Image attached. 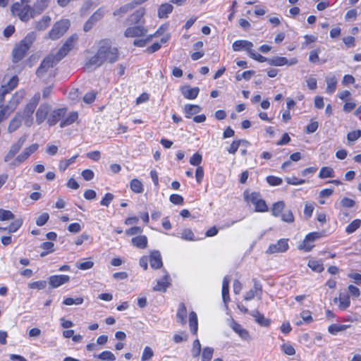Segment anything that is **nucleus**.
<instances>
[{
	"instance_id": "8",
	"label": "nucleus",
	"mask_w": 361,
	"mask_h": 361,
	"mask_svg": "<svg viewBox=\"0 0 361 361\" xmlns=\"http://www.w3.org/2000/svg\"><path fill=\"white\" fill-rule=\"evenodd\" d=\"M60 60H58V56L49 55L41 63L39 67L36 71L38 77H42L50 68L54 67Z\"/></svg>"
},
{
	"instance_id": "60",
	"label": "nucleus",
	"mask_w": 361,
	"mask_h": 361,
	"mask_svg": "<svg viewBox=\"0 0 361 361\" xmlns=\"http://www.w3.org/2000/svg\"><path fill=\"white\" fill-rule=\"evenodd\" d=\"M267 183L274 186L280 185L283 183V180L281 178L276 177L274 176H269L267 177Z\"/></svg>"
},
{
	"instance_id": "63",
	"label": "nucleus",
	"mask_w": 361,
	"mask_h": 361,
	"mask_svg": "<svg viewBox=\"0 0 361 361\" xmlns=\"http://www.w3.org/2000/svg\"><path fill=\"white\" fill-rule=\"evenodd\" d=\"M282 221L287 223H293L294 221V216L290 210L286 211L281 215Z\"/></svg>"
},
{
	"instance_id": "39",
	"label": "nucleus",
	"mask_w": 361,
	"mask_h": 361,
	"mask_svg": "<svg viewBox=\"0 0 361 361\" xmlns=\"http://www.w3.org/2000/svg\"><path fill=\"white\" fill-rule=\"evenodd\" d=\"M338 300L340 302L339 307L341 310L347 309L350 304V297L347 294H340ZM338 301V298H334V302H336Z\"/></svg>"
},
{
	"instance_id": "10",
	"label": "nucleus",
	"mask_w": 361,
	"mask_h": 361,
	"mask_svg": "<svg viewBox=\"0 0 361 361\" xmlns=\"http://www.w3.org/2000/svg\"><path fill=\"white\" fill-rule=\"evenodd\" d=\"M27 140V135L21 136L18 141L13 144L8 154L4 157V161L8 162L11 160L20 151Z\"/></svg>"
},
{
	"instance_id": "50",
	"label": "nucleus",
	"mask_w": 361,
	"mask_h": 361,
	"mask_svg": "<svg viewBox=\"0 0 361 361\" xmlns=\"http://www.w3.org/2000/svg\"><path fill=\"white\" fill-rule=\"evenodd\" d=\"M308 266L313 271L317 272H322L324 270L323 264L321 262L317 260H310L308 262Z\"/></svg>"
},
{
	"instance_id": "51",
	"label": "nucleus",
	"mask_w": 361,
	"mask_h": 361,
	"mask_svg": "<svg viewBox=\"0 0 361 361\" xmlns=\"http://www.w3.org/2000/svg\"><path fill=\"white\" fill-rule=\"evenodd\" d=\"M241 143H247V141L245 140H234L229 148H228V153L234 154L238 151Z\"/></svg>"
},
{
	"instance_id": "57",
	"label": "nucleus",
	"mask_w": 361,
	"mask_h": 361,
	"mask_svg": "<svg viewBox=\"0 0 361 361\" xmlns=\"http://www.w3.org/2000/svg\"><path fill=\"white\" fill-rule=\"evenodd\" d=\"M314 209V207L313 203H305L304 209V215L307 219L312 216Z\"/></svg>"
},
{
	"instance_id": "35",
	"label": "nucleus",
	"mask_w": 361,
	"mask_h": 361,
	"mask_svg": "<svg viewBox=\"0 0 361 361\" xmlns=\"http://www.w3.org/2000/svg\"><path fill=\"white\" fill-rule=\"evenodd\" d=\"M326 91L329 94L333 93L337 86V79L335 75L327 76L326 78Z\"/></svg>"
},
{
	"instance_id": "25",
	"label": "nucleus",
	"mask_w": 361,
	"mask_h": 361,
	"mask_svg": "<svg viewBox=\"0 0 361 361\" xmlns=\"http://www.w3.org/2000/svg\"><path fill=\"white\" fill-rule=\"evenodd\" d=\"M145 14V8H140L137 11H135L129 17L128 20L132 24H139L145 23V20L143 19V17Z\"/></svg>"
},
{
	"instance_id": "56",
	"label": "nucleus",
	"mask_w": 361,
	"mask_h": 361,
	"mask_svg": "<svg viewBox=\"0 0 361 361\" xmlns=\"http://www.w3.org/2000/svg\"><path fill=\"white\" fill-rule=\"evenodd\" d=\"M83 300L82 297H78L76 298H67L63 300V303L65 305H80L83 302Z\"/></svg>"
},
{
	"instance_id": "61",
	"label": "nucleus",
	"mask_w": 361,
	"mask_h": 361,
	"mask_svg": "<svg viewBox=\"0 0 361 361\" xmlns=\"http://www.w3.org/2000/svg\"><path fill=\"white\" fill-rule=\"evenodd\" d=\"M360 137H361V130H357L350 132L347 135V139L349 142H355Z\"/></svg>"
},
{
	"instance_id": "48",
	"label": "nucleus",
	"mask_w": 361,
	"mask_h": 361,
	"mask_svg": "<svg viewBox=\"0 0 361 361\" xmlns=\"http://www.w3.org/2000/svg\"><path fill=\"white\" fill-rule=\"evenodd\" d=\"M15 218V215L9 210L0 209V221H10Z\"/></svg>"
},
{
	"instance_id": "15",
	"label": "nucleus",
	"mask_w": 361,
	"mask_h": 361,
	"mask_svg": "<svg viewBox=\"0 0 361 361\" xmlns=\"http://www.w3.org/2000/svg\"><path fill=\"white\" fill-rule=\"evenodd\" d=\"M66 111V108H60L52 111L47 118V123L49 125L51 126L56 125L62 118L64 117Z\"/></svg>"
},
{
	"instance_id": "18",
	"label": "nucleus",
	"mask_w": 361,
	"mask_h": 361,
	"mask_svg": "<svg viewBox=\"0 0 361 361\" xmlns=\"http://www.w3.org/2000/svg\"><path fill=\"white\" fill-rule=\"evenodd\" d=\"M288 249V240L281 239L276 244L270 245L267 252L269 254L284 252Z\"/></svg>"
},
{
	"instance_id": "24",
	"label": "nucleus",
	"mask_w": 361,
	"mask_h": 361,
	"mask_svg": "<svg viewBox=\"0 0 361 361\" xmlns=\"http://www.w3.org/2000/svg\"><path fill=\"white\" fill-rule=\"evenodd\" d=\"M231 326L233 329V330L236 334H238L241 338L244 340L250 339V336L248 331L244 329L240 324L237 323L235 321H233Z\"/></svg>"
},
{
	"instance_id": "58",
	"label": "nucleus",
	"mask_w": 361,
	"mask_h": 361,
	"mask_svg": "<svg viewBox=\"0 0 361 361\" xmlns=\"http://www.w3.org/2000/svg\"><path fill=\"white\" fill-rule=\"evenodd\" d=\"M47 287L46 281H37L29 284V288L32 289L42 290Z\"/></svg>"
},
{
	"instance_id": "26",
	"label": "nucleus",
	"mask_w": 361,
	"mask_h": 361,
	"mask_svg": "<svg viewBox=\"0 0 361 361\" xmlns=\"http://www.w3.org/2000/svg\"><path fill=\"white\" fill-rule=\"evenodd\" d=\"M231 278L229 276H224L222 282V298L223 301L226 305L227 303L230 301L229 297V283H230Z\"/></svg>"
},
{
	"instance_id": "3",
	"label": "nucleus",
	"mask_w": 361,
	"mask_h": 361,
	"mask_svg": "<svg viewBox=\"0 0 361 361\" xmlns=\"http://www.w3.org/2000/svg\"><path fill=\"white\" fill-rule=\"evenodd\" d=\"M11 11L13 15L17 16L23 22H27L37 15L34 6L32 8L29 4L23 6L19 2L13 4Z\"/></svg>"
},
{
	"instance_id": "17",
	"label": "nucleus",
	"mask_w": 361,
	"mask_h": 361,
	"mask_svg": "<svg viewBox=\"0 0 361 361\" xmlns=\"http://www.w3.org/2000/svg\"><path fill=\"white\" fill-rule=\"evenodd\" d=\"M51 110V106L49 104H42L36 112V122L37 124L42 123L48 118V114Z\"/></svg>"
},
{
	"instance_id": "32",
	"label": "nucleus",
	"mask_w": 361,
	"mask_h": 361,
	"mask_svg": "<svg viewBox=\"0 0 361 361\" xmlns=\"http://www.w3.org/2000/svg\"><path fill=\"white\" fill-rule=\"evenodd\" d=\"M23 225V219H18L10 224L8 227L0 226V231H7L8 233H15Z\"/></svg>"
},
{
	"instance_id": "28",
	"label": "nucleus",
	"mask_w": 361,
	"mask_h": 361,
	"mask_svg": "<svg viewBox=\"0 0 361 361\" xmlns=\"http://www.w3.org/2000/svg\"><path fill=\"white\" fill-rule=\"evenodd\" d=\"M173 6L168 3L162 4L158 8V17L159 18H166L168 15L173 11Z\"/></svg>"
},
{
	"instance_id": "33",
	"label": "nucleus",
	"mask_w": 361,
	"mask_h": 361,
	"mask_svg": "<svg viewBox=\"0 0 361 361\" xmlns=\"http://www.w3.org/2000/svg\"><path fill=\"white\" fill-rule=\"evenodd\" d=\"M51 22V18L49 16H44L39 21L35 23V28L39 31L46 30Z\"/></svg>"
},
{
	"instance_id": "20",
	"label": "nucleus",
	"mask_w": 361,
	"mask_h": 361,
	"mask_svg": "<svg viewBox=\"0 0 361 361\" xmlns=\"http://www.w3.org/2000/svg\"><path fill=\"white\" fill-rule=\"evenodd\" d=\"M49 280L50 286L52 288H56L70 281V277L67 275H54L50 276Z\"/></svg>"
},
{
	"instance_id": "14",
	"label": "nucleus",
	"mask_w": 361,
	"mask_h": 361,
	"mask_svg": "<svg viewBox=\"0 0 361 361\" xmlns=\"http://www.w3.org/2000/svg\"><path fill=\"white\" fill-rule=\"evenodd\" d=\"M40 99V95L39 93L35 94L30 100V102L25 106L23 110V116L27 118H30Z\"/></svg>"
},
{
	"instance_id": "21",
	"label": "nucleus",
	"mask_w": 361,
	"mask_h": 361,
	"mask_svg": "<svg viewBox=\"0 0 361 361\" xmlns=\"http://www.w3.org/2000/svg\"><path fill=\"white\" fill-rule=\"evenodd\" d=\"M180 92L185 98L194 99L197 97L200 89L197 87H190V86H184L180 88Z\"/></svg>"
},
{
	"instance_id": "6",
	"label": "nucleus",
	"mask_w": 361,
	"mask_h": 361,
	"mask_svg": "<svg viewBox=\"0 0 361 361\" xmlns=\"http://www.w3.org/2000/svg\"><path fill=\"white\" fill-rule=\"evenodd\" d=\"M70 25V21L67 19L56 22L48 33L49 38L52 40L60 38L67 32Z\"/></svg>"
},
{
	"instance_id": "62",
	"label": "nucleus",
	"mask_w": 361,
	"mask_h": 361,
	"mask_svg": "<svg viewBox=\"0 0 361 361\" xmlns=\"http://www.w3.org/2000/svg\"><path fill=\"white\" fill-rule=\"evenodd\" d=\"M114 195L112 193H106L100 202L101 205L109 207L114 200Z\"/></svg>"
},
{
	"instance_id": "55",
	"label": "nucleus",
	"mask_w": 361,
	"mask_h": 361,
	"mask_svg": "<svg viewBox=\"0 0 361 361\" xmlns=\"http://www.w3.org/2000/svg\"><path fill=\"white\" fill-rule=\"evenodd\" d=\"M192 355L193 357H197L201 352V344L198 339H195L192 343Z\"/></svg>"
},
{
	"instance_id": "45",
	"label": "nucleus",
	"mask_w": 361,
	"mask_h": 361,
	"mask_svg": "<svg viewBox=\"0 0 361 361\" xmlns=\"http://www.w3.org/2000/svg\"><path fill=\"white\" fill-rule=\"evenodd\" d=\"M334 171L332 168L325 166V167H322L320 169V171L319 173V177L320 178L323 179V178H326L334 177Z\"/></svg>"
},
{
	"instance_id": "38",
	"label": "nucleus",
	"mask_w": 361,
	"mask_h": 361,
	"mask_svg": "<svg viewBox=\"0 0 361 361\" xmlns=\"http://www.w3.org/2000/svg\"><path fill=\"white\" fill-rule=\"evenodd\" d=\"M78 118V114L77 111H72L70 114L66 117L64 120H63L60 123L61 128H64L66 126H70L73 124Z\"/></svg>"
},
{
	"instance_id": "31",
	"label": "nucleus",
	"mask_w": 361,
	"mask_h": 361,
	"mask_svg": "<svg viewBox=\"0 0 361 361\" xmlns=\"http://www.w3.org/2000/svg\"><path fill=\"white\" fill-rule=\"evenodd\" d=\"M132 244L140 249H144L147 246V238L145 235H137L131 240Z\"/></svg>"
},
{
	"instance_id": "13",
	"label": "nucleus",
	"mask_w": 361,
	"mask_h": 361,
	"mask_svg": "<svg viewBox=\"0 0 361 361\" xmlns=\"http://www.w3.org/2000/svg\"><path fill=\"white\" fill-rule=\"evenodd\" d=\"M298 61L296 58L288 59L287 58L283 56H274L270 59V61H269V64L275 66H282L284 65L290 66L295 65Z\"/></svg>"
},
{
	"instance_id": "36",
	"label": "nucleus",
	"mask_w": 361,
	"mask_h": 361,
	"mask_svg": "<svg viewBox=\"0 0 361 361\" xmlns=\"http://www.w3.org/2000/svg\"><path fill=\"white\" fill-rule=\"evenodd\" d=\"M186 118H190L191 116L200 112L201 107L195 104H186L184 107Z\"/></svg>"
},
{
	"instance_id": "22",
	"label": "nucleus",
	"mask_w": 361,
	"mask_h": 361,
	"mask_svg": "<svg viewBox=\"0 0 361 361\" xmlns=\"http://www.w3.org/2000/svg\"><path fill=\"white\" fill-rule=\"evenodd\" d=\"M250 315L255 318V322L261 326L268 327L271 324V319L266 318L264 314L257 310L250 312Z\"/></svg>"
},
{
	"instance_id": "59",
	"label": "nucleus",
	"mask_w": 361,
	"mask_h": 361,
	"mask_svg": "<svg viewBox=\"0 0 361 361\" xmlns=\"http://www.w3.org/2000/svg\"><path fill=\"white\" fill-rule=\"evenodd\" d=\"M49 219V214L47 212H44L37 218L36 224L39 226H42L48 221Z\"/></svg>"
},
{
	"instance_id": "53",
	"label": "nucleus",
	"mask_w": 361,
	"mask_h": 361,
	"mask_svg": "<svg viewBox=\"0 0 361 361\" xmlns=\"http://www.w3.org/2000/svg\"><path fill=\"white\" fill-rule=\"evenodd\" d=\"M214 353V349L210 347H205L203 349L202 354V361H210L212 358Z\"/></svg>"
},
{
	"instance_id": "9",
	"label": "nucleus",
	"mask_w": 361,
	"mask_h": 361,
	"mask_svg": "<svg viewBox=\"0 0 361 361\" xmlns=\"http://www.w3.org/2000/svg\"><path fill=\"white\" fill-rule=\"evenodd\" d=\"M39 148V145L37 143L32 144L30 146L24 149V150L18 154L15 160L11 163V165L16 166L27 160L30 156L34 154Z\"/></svg>"
},
{
	"instance_id": "54",
	"label": "nucleus",
	"mask_w": 361,
	"mask_h": 361,
	"mask_svg": "<svg viewBox=\"0 0 361 361\" xmlns=\"http://www.w3.org/2000/svg\"><path fill=\"white\" fill-rule=\"evenodd\" d=\"M153 356H154V352H153L152 349L149 346H146L143 350L141 360L142 361H149Z\"/></svg>"
},
{
	"instance_id": "43",
	"label": "nucleus",
	"mask_w": 361,
	"mask_h": 361,
	"mask_svg": "<svg viewBox=\"0 0 361 361\" xmlns=\"http://www.w3.org/2000/svg\"><path fill=\"white\" fill-rule=\"evenodd\" d=\"M285 208V203L283 201H279L274 203L271 208L272 215L279 216Z\"/></svg>"
},
{
	"instance_id": "47",
	"label": "nucleus",
	"mask_w": 361,
	"mask_h": 361,
	"mask_svg": "<svg viewBox=\"0 0 361 361\" xmlns=\"http://www.w3.org/2000/svg\"><path fill=\"white\" fill-rule=\"evenodd\" d=\"M78 155H75L72 157L68 159L61 160L59 162V169L62 171H64L71 164L75 162L76 158Z\"/></svg>"
},
{
	"instance_id": "34",
	"label": "nucleus",
	"mask_w": 361,
	"mask_h": 361,
	"mask_svg": "<svg viewBox=\"0 0 361 361\" xmlns=\"http://www.w3.org/2000/svg\"><path fill=\"white\" fill-rule=\"evenodd\" d=\"M189 326L192 334L196 335L198 330L197 316L195 312L189 314Z\"/></svg>"
},
{
	"instance_id": "64",
	"label": "nucleus",
	"mask_w": 361,
	"mask_h": 361,
	"mask_svg": "<svg viewBox=\"0 0 361 361\" xmlns=\"http://www.w3.org/2000/svg\"><path fill=\"white\" fill-rule=\"evenodd\" d=\"M181 238L187 240H195L194 233L190 228H185L182 231Z\"/></svg>"
},
{
	"instance_id": "30",
	"label": "nucleus",
	"mask_w": 361,
	"mask_h": 361,
	"mask_svg": "<svg viewBox=\"0 0 361 361\" xmlns=\"http://www.w3.org/2000/svg\"><path fill=\"white\" fill-rule=\"evenodd\" d=\"M258 292H262V286L255 279L253 288L245 293L244 299L245 300H250L255 298V295H257Z\"/></svg>"
},
{
	"instance_id": "42",
	"label": "nucleus",
	"mask_w": 361,
	"mask_h": 361,
	"mask_svg": "<svg viewBox=\"0 0 361 361\" xmlns=\"http://www.w3.org/2000/svg\"><path fill=\"white\" fill-rule=\"evenodd\" d=\"M94 357L102 361H114L116 360L115 355L109 350L103 351L99 355H94Z\"/></svg>"
},
{
	"instance_id": "49",
	"label": "nucleus",
	"mask_w": 361,
	"mask_h": 361,
	"mask_svg": "<svg viewBox=\"0 0 361 361\" xmlns=\"http://www.w3.org/2000/svg\"><path fill=\"white\" fill-rule=\"evenodd\" d=\"M361 225V220L355 219L345 228L347 233L350 234L355 232Z\"/></svg>"
},
{
	"instance_id": "4",
	"label": "nucleus",
	"mask_w": 361,
	"mask_h": 361,
	"mask_svg": "<svg viewBox=\"0 0 361 361\" xmlns=\"http://www.w3.org/2000/svg\"><path fill=\"white\" fill-rule=\"evenodd\" d=\"M23 91H19L16 92L14 95H13L11 100L8 102V104L5 106L2 105V106L0 107V123L5 121L9 116V115L16 109L18 104L23 98Z\"/></svg>"
},
{
	"instance_id": "2",
	"label": "nucleus",
	"mask_w": 361,
	"mask_h": 361,
	"mask_svg": "<svg viewBox=\"0 0 361 361\" xmlns=\"http://www.w3.org/2000/svg\"><path fill=\"white\" fill-rule=\"evenodd\" d=\"M35 38V33L31 32L15 47L12 51V61L13 63H18L25 57Z\"/></svg>"
},
{
	"instance_id": "46",
	"label": "nucleus",
	"mask_w": 361,
	"mask_h": 361,
	"mask_svg": "<svg viewBox=\"0 0 361 361\" xmlns=\"http://www.w3.org/2000/svg\"><path fill=\"white\" fill-rule=\"evenodd\" d=\"M134 8V5L133 4H127L123 6H121L120 8L114 11L113 14L114 16H122L129 11L132 10Z\"/></svg>"
},
{
	"instance_id": "29",
	"label": "nucleus",
	"mask_w": 361,
	"mask_h": 361,
	"mask_svg": "<svg viewBox=\"0 0 361 361\" xmlns=\"http://www.w3.org/2000/svg\"><path fill=\"white\" fill-rule=\"evenodd\" d=\"M169 276L166 274L162 279L157 281V285L153 288L154 291L166 292V288L170 286Z\"/></svg>"
},
{
	"instance_id": "37",
	"label": "nucleus",
	"mask_w": 361,
	"mask_h": 361,
	"mask_svg": "<svg viewBox=\"0 0 361 361\" xmlns=\"http://www.w3.org/2000/svg\"><path fill=\"white\" fill-rule=\"evenodd\" d=\"M186 316H187V310L186 307L183 303H180L179 305V307L177 312V320L178 322L182 324H185L186 323Z\"/></svg>"
},
{
	"instance_id": "5",
	"label": "nucleus",
	"mask_w": 361,
	"mask_h": 361,
	"mask_svg": "<svg viewBox=\"0 0 361 361\" xmlns=\"http://www.w3.org/2000/svg\"><path fill=\"white\" fill-rule=\"evenodd\" d=\"M244 198L246 201H249L255 205L256 212H265L268 211V207L266 202L261 198L259 192H253L251 194H249L247 191H245Z\"/></svg>"
},
{
	"instance_id": "44",
	"label": "nucleus",
	"mask_w": 361,
	"mask_h": 361,
	"mask_svg": "<svg viewBox=\"0 0 361 361\" xmlns=\"http://www.w3.org/2000/svg\"><path fill=\"white\" fill-rule=\"evenodd\" d=\"M349 326V325L333 324L329 326L328 331L331 334L336 335L340 331H345Z\"/></svg>"
},
{
	"instance_id": "11",
	"label": "nucleus",
	"mask_w": 361,
	"mask_h": 361,
	"mask_svg": "<svg viewBox=\"0 0 361 361\" xmlns=\"http://www.w3.org/2000/svg\"><path fill=\"white\" fill-rule=\"evenodd\" d=\"M104 11L102 8L97 10L85 22L83 26V30L85 32H89L94 25L104 17Z\"/></svg>"
},
{
	"instance_id": "27",
	"label": "nucleus",
	"mask_w": 361,
	"mask_h": 361,
	"mask_svg": "<svg viewBox=\"0 0 361 361\" xmlns=\"http://www.w3.org/2000/svg\"><path fill=\"white\" fill-rule=\"evenodd\" d=\"M23 117V116L18 113L15 117L11 119L8 127V131L9 133L16 131L21 126Z\"/></svg>"
},
{
	"instance_id": "12",
	"label": "nucleus",
	"mask_w": 361,
	"mask_h": 361,
	"mask_svg": "<svg viewBox=\"0 0 361 361\" xmlns=\"http://www.w3.org/2000/svg\"><path fill=\"white\" fill-rule=\"evenodd\" d=\"M147 32V29L142 25L128 27L124 32L126 37H139L144 36Z\"/></svg>"
},
{
	"instance_id": "40",
	"label": "nucleus",
	"mask_w": 361,
	"mask_h": 361,
	"mask_svg": "<svg viewBox=\"0 0 361 361\" xmlns=\"http://www.w3.org/2000/svg\"><path fill=\"white\" fill-rule=\"evenodd\" d=\"M130 187L131 190L135 193H142L144 191L143 184L137 178L131 180Z\"/></svg>"
},
{
	"instance_id": "16",
	"label": "nucleus",
	"mask_w": 361,
	"mask_h": 361,
	"mask_svg": "<svg viewBox=\"0 0 361 361\" xmlns=\"http://www.w3.org/2000/svg\"><path fill=\"white\" fill-rule=\"evenodd\" d=\"M321 236V233L319 232H312L307 234L305 236L302 243L299 245V249L304 250L306 252H310L312 250L313 245H309L308 243L314 242L316 240L320 238Z\"/></svg>"
},
{
	"instance_id": "7",
	"label": "nucleus",
	"mask_w": 361,
	"mask_h": 361,
	"mask_svg": "<svg viewBox=\"0 0 361 361\" xmlns=\"http://www.w3.org/2000/svg\"><path fill=\"white\" fill-rule=\"evenodd\" d=\"M78 40V36L77 34H73L70 36L56 53L58 60H61L63 57L68 55V54L74 48Z\"/></svg>"
},
{
	"instance_id": "41",
	"label": "nucleus",
	"mask_w": 361,
	"mask_h": 361,
	"mask_svg": "<svg viewBox=\"0 0 361 361\" xmlns=\"http://www.w3.org/2000/svg\"><path fill=\"white\" fill-rule=\"evenodd\" d=\"M51 0H37L34 4V8L37 11V14H40L46 9Z\"/></svg>"
},
{
	"instance_id": "23",
	"label": "nucleus",
	"mask_w": 361,
	"mask_h": 361,
	"mask_svg": "<svg viewBox=\"0 0 361 361\" xmlns=\"http://www.w3.org/2000/svg\"><path fill=\"white\" fill-rule=\"evenodd\" d=\"M150 266L153 269H159L162 267L161 256L159 251L154 250L151 252L149 256Z\"/></svg>"
},
{
	"instance_id": "19",
	"label": "nucleus",
	"mask_w": 361,
	"mask_h": 361,
	"mask_svg": "<svg viewBox=\"0 0 361 361\" xmlns=\"http://www.w3.org/2000/svg\"><path fill=\"white\" fill-rule=\"evenodd\" d=\"M253 44L252 42L247 40H236L233 43L232 48L235 51H240L242 50L247 51L249 56L250 55V52L253 51L252 49Z\"/></svg>"
},
{
	"instance_id": "1",
	"label": "nucleus",
	"mask_w": 361,
	"mask_h": 361,
	"mask_svg": "<svg viewBox=\"0 0 361 361\" xmlns=\"http://www.w3.org/2000/svg\"><path fill=\"white\" fill-rule=\"evenodd\" d=\"M119 59V51L117 47L112 46L109 39H104L99 42L97 53L86 62V66L99 67L104 63H114Z\"/></svg>"
},
{
	"instance_id": "52",
	"label": "nucleus",
	"mask_w": 361,
	"mask_h": 361,
	"mask_svg": "<svg viewBox=\"0 0 361 361\" xmlns=\"http://www.w3.org/2000/svg\"><path fill=\"white\" fill-rule=\"evenodd\" d=\"M255 74V71H244L243 73H237L235 75V79L238 81L241 80L242 79H245V80H249L252 76Z\"/></svg>"
}]
</instances>
